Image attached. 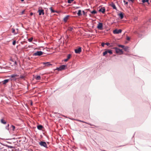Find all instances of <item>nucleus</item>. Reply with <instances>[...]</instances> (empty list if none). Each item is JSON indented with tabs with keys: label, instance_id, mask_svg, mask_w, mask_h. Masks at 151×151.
<instances>
[{
	"label": "nucleus",
	"instance_id": "f03ea898",
	"mask_svg": "<svg viewBox=\"0 0 151 151\" xmlns=\"http://www.w3.org/2000/svg\"><path fill=\"white\" fill-rule=\"evenodd\" d=\"M67 66L65 65H62L60 66V67L57 69L56 70L59 71H61L65 69V68Z\"/></svg>",
	"mask_w": 151,
	"mask_h": 151
},
{
	"label": "nucleus",
	"instance_id": "ddd939ff",
	"mask_svg": "<svg viewBox=\"0 0 151 151\" xmlns=\"http://www.w3.org/2000/svg\"><path fill=\"white\" fill-rule=\"evenodd\" d=\"M43 127V126L41 125H39L37 126V129L39 130H42V129Z\"/></svg>",
	"mask_w": 151,
	"mask_h": 151
},
{
	"label": "nucleus",
	"instance_id": "c85d7f7f",
	"mask_svg": "<svg viewBox=\"0 0 151 151\" xmlns=\"http://www.w3.org/2000/svg\"><path fill=\"white\" fill-rule=\"evenodd\" d=\"M73 29V28L71 27H69L68 28V30L69 31H71Z\"/></svg>",
	"mask_w": 151,
	"mask_h": 151
},
{
	"label": "nucleus",
	"instance_id": "72a5a7b5",
	"mask_svg": "<svg viewBox=\"0 0 151 151\" xmlns=\"http://www.w3.org/2000/svg\"><path fill=\"white\" fill-rule=\"evenodd\" d=\"M105 43H104V42H102V43H101V46L103 47H104V45H105Z\"/></svg>",
	"mask_w": 151,
	"mask_h": 151
},
{
	"label": "nucleus",
	"instance_id": "a878e982",
	"mask_svg": "<svg viewBox=\"0 0 151 151\" xmlns=\"http://www.w3.org/2000/svg\"><path fill=\"white\" fill-rule=\"evenodd\" d=\"M124 49L125 51H127L129 49V47H124Z\"/></svg>",
	"mask_w": 151,
	"mask_h": 151
},
{
	"label": "nucleus",
	"instance_id": "7ed1b4c3",
	"mask_svg": "<svg viewBox=\"0 0 151 151\" xmlns=\"http://www.w3.org/2000/svg\"><path fill=\"white\" fill-rule=\"evenodd\" d=\"M115 49L116 53H119L120 54H122L123 53V52L122 50H120L117 48H115Z\"/></svg>",
	"mask_w": 151,
	"mask_h": 151
},
{
	"label": "nucleus",
	"instance_id": "2f4dec72",
	"mask_svg": "<svg viewBox=\"0 0 151 151\" xmlns=\"http://www.w3.org/2000/svg\"><path fill=\"white\" fill-rule=\"evenodd\" d=\"M118 46L119 47H121L123 48H124V46L122 45H119Z\"/></svg>",
	"mask_w": 151,
	"mask_h": 151
},
{
	"label": "nucleus",
	"instance_id": "4be33fe9",
	"mask_svg": "<svg viewBox=\"0 0 151 151\" xmlns=\"http://www.w3.org/2000/svg\"><path fill=\"white\" fill-rule=\"evenodd\" d=\"M77 14L78 16H80L81 15V10H79L78 11Z\"/></svg>",
	"mask_w": 151,
	"mask_h": 151
},
{
	"label": "nucleus",
	"instance_id": "9b49d317",
	"mask_svg": "<svg viewBox=\"0 0 151 151\" xmlns=\"http://www.w3.org/2000/svg\"><path fill=\"white\" fill-rule=\"evenodd\" d=\"M110 5L111 6V7H112L114 9H116V7L115 5L113 3H111L110 4Z\"/></svg>",
	"mask_w": 151,
	"mask_h": 151
},
{
	"label": "nucleus",
	"instance_id": "1a4fd4ad",
	"mask_svg": "<svg viewBox=\"0 0 151 151\" xmlns=\"http://www.w3.org/2000/svg\"><path fill=\"white\" fill-rule=\"evenodd\" d=\"M105 11V9L104 7H101V8L99 9V11L100 12H101L103 13H104Z\"/></svg>",
	"mask_w": 151,
	"mask_h": 151
},
{
	"label": "nucleus",
	"instance_id": "7c9ffc66",
	"mask_svg": "<svg viewBox=\"0 0 151 151\" xmlns=\"http://www.w3.org/2000/svg\"><path fill=\"white\" fill-rule=\"evenodd\" d=\"M33 39V37H31L29 39H28V40L29 42H31L32 41V40Z\"/></svg>",
	"mask_w": 151,
	"mask_h": 151
},
{
	"label": "nucleus",
	"instance_id": "6ab92c4d",
	"mask_svg": "<svg viewBox=\"0 0 151 151\" xmlns=\"http://www.w3.org/2000/svg\"><path fill=\"white\" fill-rule=\"evenodd\" d=\"M97 13V12L95 10H94L92 12H91V13L92 14H95Z\"/></svg>",
	"mask_w": 151,
	"mask_h": 151
},
{
	"label": "nucleus",
	"instance_id": "f8f14e48",
	"mask_svg": "<svg viewBox=\"0 0 151 151\" xmlns=\"http://www.w3.org/2000/svg\"><path fill=\"white\" fill-rule=\"evenodd\" d=\"M34 78L37 80H40L41 79V77L40 76H35L34 77Z\"/></svg>",
	"mask_w": 151,
	"mask_h": 151
},
{
	"label": "nucleus",
	"instance_id": "412c9836",
	"mask_svg": "<svg viewBox=\"0 0 151 151\" xmlns=\"http://www.w3.org/2000/svg\"><path fill=\"white\" fill-rule=\"evenodd\" d=\"M11 128L12 130L14 131L15 129V127L14 126L12 125L11 127Z\"/></svg>",
	"mask_w": 151,
	"mask_h": 151
},
{
	"label": "nucleus",
	"instance_id": "4c0bfd02",
	"mask_svg": "<svg viewBox=\"0 0 151 151\" xmlns=\"http://www.w3.org/2000/svg\"><path fill=\"white\" fill-rule=\"evenodd\" d=\"M128 1H131L132 2H133L134 1V0H128Z\"/></svg>",
	"mask_w": 151,
	"mask_h": 151
},
{
	"label": "nucleus",
	"instance_id": "6e6552de",
	"mask_svg": "<svg viewBox=\"0 0 151 151\" xmlns=\"http://www.w3.org/2000/svg\"><path fill=\"white\" fill-rule=\"evenodd\" d=\"M39 14V15H41L42 14L44 15V10L43 9H39L38 11Z\"/></svg>",
	"mask_w": 151,
	"mask_h": 151
},
{
	"label": "nucleus",
	"instance_id": "f3484780",
	"mask_svg": "<svg viewBox=\"0 0 151 151\" xmlns=\"http://www.w3.org/2000/svg\"><path fill=\"white\" fill-rule=\"evenodd\" d=\"M69 16H67L65 17L64 19V21L65 22H66L67 20L68 19Z\"/></svg>",
	"mask_w": 151,
	"mask_h": 151
},
{
	"label": "nucleus",
	"instance_id": "2eb2a0df",
	"mask_svg": "<svg viewBox=\"0 0 151 151\" xmlns=\"http://www.w3.org/2000/svg\"><path fill=\"white\" fill-rule=\"evenodd\" d=\"M9 81V80L8 79H6V80H4L3 81V84H6V83H7Z\"/></svg>",
	"mask_w": 151,
	"mask_h": 151
},
{
	"label": "nucleus",
	"instance_id": "bb28decb",
	"mask_svg": "<svg viewBox=\"0 0 151 151\" xmlns=\"http://www.w3.org/2000/svg\"><path fill=\"white\" fill-rule=\"evenodd\" d=\"M74 0H68V3L70 4Z\"/></svg>",
	"mask_w": 151,
	"mask_h": 151
},
{
	"label": "nucleus",
	"instance_id": "c756f323",
	"mask_svg": "<svg viewBox=\"0 0 151 151\" xmlns=\"http://www.w3.org/2000/svg\"><path fill=\"white\" fill-rule=\"evenodd\" d=\"M71 55L70 54H69L68 55V56H67V59L68 60H69L71 57Z\"/></svg>",
	"mask_w": 151,
	"mask_h": 151
},
{
	"label": "nucleus",
	"instance_id": "c03bdc74",
	"mask_svg": "<svg viewBox=\"0 0 151 151\" xmlns=\"http://www.w3.org/2000/svg\"><path fill=\"white\" fill-rule=\"evenodd\" d=\"M33 14V13H30V15H32Z\"/></svg>",
	"mask_w": 151,
	"mask_h": 151
},
{
	"label": "nucleus",
	"instance_id": "c9c22d12",
	"mask_svg": "<svg viewBox=\"0 0 151 151\" xmlns=\"http://www.w3.org/2000/svg\"><path fill=\"white\" fill-rule=\"evenodd\" d=\"M9 126V124H7V126H6V129H8V130H9V128L8 127Z\"/></svg>",
	"mask_w": 151,
	"mask_h": 151
},
{
	"label": "nucleus",
	"instance_id": "aec40b11",
	"mask_svg": "<svg viewBox=\"0 0 151 151\" xmlns=\"http://www.w3.org/2000/svg\"><path fill=\"white\" fill-rule=\"evenodd\" d=\"M18 76L17 74H13L11 76V77L12 78H15L17 76Z\"/></svg>",
	"mask_w": 151,
	"mask_h": 151
},
{
	"label": "nucleus",
	"instance_id": "49530a36",
	"mask_svg": "<svg viewBox=\"0 0 151 151\" xmlns=\"http://www.w3.org/2000/svg\"><path fill=\"white\" fill-rule=\"evenodd\" d=\"M150 22H151V19L150 20Z\"/></svg>",
	"mask_w": 151,
	"mask_h": 151
},
{
	"label": "nucleus",
	"instance_id": "39448f33",
	"mask_svg": "<svg viewBox=\"0 0 151 151\" xmlns=\"http://www.w3.org/2000/svg\"><path fill=\"white\" fill-rule=\"evenodd\" d=\"M122 31V30L121 29H116L113 31V33L114 34H118L121 33Z\"/></svg>",
	"mask_w": 151,
	"mask_h": 151
},
{
	"label": "nucleus",
	"instance_id": "a18cd8bd",
	"mask_svg": "<svg viewBox=\"0 0 151 151\" xmlns=\"http://www.w3.org/2000/svg\"><path fill=\"white\" fill-rule=\"evenodd\" d=\"M17 29V32H18V29Z\"/></svg>",
	"mask_w": 151,
	"mask_h": 151
},
{
	"label": "nucleus",
	"instance_id": "4468645a",
	"mask_svg": "<svg viewBox=\"0 0 151 151\" xmlns=\"http://www.w3.org/2000/svg\"><path fill=\"white\" fill-rule=\"evenodd\" d=\"M119 16L120 17L121 19H122L124 17L123 14L122 13L119 14Z\"/></svg>",
	"mask_w": 151,
	"mask_h": 151
},
{
	"label": "nucleus",
	"instance_id": "5701e85b",
	"mask_svg": "<svg viewBox=\"0 0 151 151\" xmlns=\"http://www.w3.org/2000/svg\"><path fill=\"white\" fill-rule=\"evenodd\" d=\"M1 123H6V121L5 120H4V119H2L1 120Z\"/></svg>",
	"mask_w": 151,
	"mask_h": 151
},
{
	"label": "nucleus",
	"instance_id": "58836bf2",
	"mask_svg": "<svg viewBox=\"0 0 151 151\" xmlns=\"http://www.w3.org/2000/svg\"><path fill=\"white\" fill-rule=\"evenodd\" d=\"M24 77L23 76H20V78H24Z\"/></svg>",
	"mask_w": 151,
	"mask_h": 151
},
{
	"label": "nucleus",
	"instance_id": "473e14b6",
	"mask_svg": "<svg viewBox=\"0 0 151 151\" xmlns=\"http://www.w3.org/2000/svg\"><path fill=\"white\" fill-rule=\"evenodd\" d=\"M16 43V41L15 40L12 43L13 45H15V44Z\"/></svg>",
	"mask_w": 151,
	"mask_h": 151
},
{
	"label": "nucleus",
	"instance_id": "b1692460",
	"mask_svg": "<svg viewBox=\"0 0 151 151\" xmlns=\"http://www.w3.org/2000/svg\"><path fill=\"white\" fill-rule=\"evenodd\" d=\"M107 53H109L110 54H112V51L111 50H107Z\"/></svg>",
	"mask_w": 151,
	"mask_h": 151
},
{
	"label": "nucleus",
	"instance_id": "cd10ccee",
	"mask_svg": "<svg viewBox=\"0 0 151 151\" xmlns=\"http://www.w3.org/2000/svg\"><path fill=\"white\" fill-rule=\"evenodd\" d=\"M107 50L105 51L103 53V56H105L106 54H107Z\"/></svg>",
	"mask_w": 151,
	"mask_h": 151
},
{
	"label": "nucleus",
	"instance_id": "ea45409f",
	"mask_svg": "<svg viewBox=\"0 0 151 151\" xmlns=\"http://www.w3.org/2000/svg\"><path fill=\"white\" fill-rule=\"evenodd\" d=\"M127 40H130V38L129 37H127Z\"/></svg>",
	"mask_w": 151,
	"mask_h": 151
},
{
	"label": "nucleus",
	"instance_id": "393cba45",
	"mask_svg": "<svg viewBox=\"0 0 151 151\" xmlns=\"http://www.w3.org/2000/svg\"><path fill=\"white\" fill-rule=\"evenodd\" d=\"M50 9L51 11V12L52 13H55L56 12L55 11H54V10H53L52 7H51L50 8Z\"/></svg>",
	"mask_w": 151,
	"mask_h": 151
},
{
	"label": "nucleus",
	"instance_id": "a211bd4d",
	"mask_svg": "<svg viewBox=\"0 0 151 151\" xmlns=\"http://www.w3.org/2000/svg\"><path fill=\"white\" fill-rule=\"evenodd\" d=\"M142 3H145V2H147L148 4H149L148 0H142Z\"/></svg>",
	"mask_w": 151,
	"mask_h": 151
},
{
	"label": "nucleus",
	"instance_id": "f704fd0d",
	"mask_svg": "<svg viewBox=\"0 0 151 151\" xmlns=\"http://www.w3.org/2000/svg\"><path fill=\"white\" fill-rule=\"evenodd\" d=\"M124 3H125V5L126 4L127 5V4H128V2H126V1H124Z\"/></svg>",
	"mask_w": 151,
	"mask_h": 151
},
{
	"label": "nucleus",
	"instance_id": "423d86ee",
	"mask_svg": "<svg viewBox=\"0 0 151 151\" xmlns=\"http://www.w3.org/2000/svg\"><path fill=\"white\" fill-rule=\"evenodd\" d=\"M97 28L100 30H102L103 29V24L102 23H99L97 26Z\"/></svg>",
	"mask_w": 151,
	"mask_h": 151
},
{
	"label": "nucleus",
	"instance_id": "f257e3e1",
	"mask_svg": "<svg viewBox=\"0 0 151 151\" xmlns=\"http://www.w3.org/2000/svg\"><path fill=\"white\" fill-rule=\"evenodd\" d=\"M43 52H42L41 51H38L33 53V55L35 56H40L43 55Z\"/></svg>",
	"mask_w": 151,
	"mask_h": 151
},
{
	"label": "nucleus",
	"instance_id": "9d476101",
	"mask_svg": "<svg viewBox=\"0 0 151 151\" xmlns=\"http://www.w3.org/2000/svg\"><path fill=\"white\" fill-rule=\"evenodd\" d=\"M43 65H45V66H49L50 65H51V64L49 62H46V63H42Z\"/></svg>",
	"mask_w": 151,
	"mask_h": 151
},
{
	"label": "nucleus",
	"instance_id": "a19ab883",
	"mask_svg": "<svg viewBox=\"0 0 151 151\" xmlns=\"http://www.w3.org/2000/svg\"><path fill=\"white\" fill-rule=\"evenodd\" d=\"M68 59H67H67H65V60H64V61H65V62H67V61H68Z\"/></svg>",
	"mask_w": 151,
	"mask_h": 151
},
{
	"label": "nucleus",
	"instance_id": "dca6fc26",
	"mask_svg": "<svg viewBox=\"0 0 151 151\" xmlns=\"http://www.w3.org/2000/svg\"><path fill=\"white\" fill-rule=\"evenodd\" d=\"M12 32L14 33V34H16L17 33H18V32H15V30L14 28H12Z\"/></svg>",
	"mask_w": 151,
	"mask_h": 151
},
{
	"label": "nucleus",
	"instance_id": "79ce46f5",
	"mask_svg": "<svg viewBox=\"0 0 151 151\" xmlns=\"http://www.w3.org/2000/svg\"><path fill=\"white\" fill-rule=\"evenodd\" d=\"M25 10H23L22 12V14H24V12Z\"/></svg>",
	"mask_w": 151,
	"mask_h": 151
},
{
	"label": "nucleus",
	"instance_id": "e433bc0d",
	"mask_svg": "<svg viewBox=\"0 0 151 151\" xmlns=\"http://www.w3.org/2000/svg\"><path fill=\"white\" fill-rule=\"evenodd\" d=\"M105 44L107 45H110V43L109 42H106L105 43Z\"/></svg>",
	"mask_w": 151,
	"mask_h": 151
},
{
	"label": "nucleus",
	"instance_id": "0eeeda50",
	"mask_svg": "<svg viewBox=\"0 0 151 151\" xmlns=\"http://www.w3.org/2000/svg\"><path fill=\"white\" fill-rule=\"evenodd\" d=\"M75 52L76 53L79 54L81 51V47H79L78 49H76L75 50Z\"/></svg>",
	"mask_w": 151,
	"mask_h": 151
},
{
	"label": "nucleus",
	"instance_id": "37998d69",
	"mask_svg": "<svg viewBox=\"0 0 151 151\" xmlns=\"http://www.w3.org/2000/svg\"><path fill=\"white\" fill-rule=\"evenodd\" d=\"M9 147H10V148H13V147L12 146H9Z\"/></svg>",
	"mask_w": 151,
	"mask_h": 151
},
{
	"label": "nucleus",
	"instance_id": "20e7f679",
	"mask_svg": "<svg viewBox=\"0 0 151 151\" xmlns=\"http://www.w3.org/2000/svg\"><path fill=\"white\" fill-rule=\"evenodd\" d=\"M40 145L42 146H43L45 147H47V145L45 142H39V143Z\"/></svg>",
	"mask_w": 151,
	"mask_h": 151
}]
</instances>
